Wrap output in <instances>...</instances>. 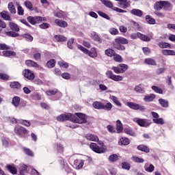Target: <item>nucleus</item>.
Listing matches in <instances>:
<instances>
[{
  "mask_svg": "<svg viewBox=\"0 0 175 175\" xmlns=\"http://www.w3.org/2000/svg\"><path fill=\"white\" fill-rule=\"evenodd\" d=\"M134 91H135V92H137L138 94H144V92H146V90H144L143 85L142 84L136 85L134 88Z\"/></svg>",
  "mask_w": 175,
  "mask_h": 175,
  "instance_id": "obj_24",
  "label": "nucleus"
},
{
  "mask_svg": "<svg viewBox=\"0 0 175 175\" xmlns=\"http://www.w3.org/2000/svg\"><path fill=\"white\" fill-rule=\"evenodd\" d=\"M131 24L135 29H140V25L135 21H131Z\"/></svg>",
  "mask_w": 175,
  "mask_h": 175,
  "instance_id": "obj_62",
  "label": "nucleus"
},
{
  "mask_svg": "<svg viewBox=\"0 0 175 175\" xmlns=\"http://www.w3.org/2000/svg\"><path fill=\"white\" fill-rule=\"evenodd\" d=\"M106 76L108 79L113 80V81H122V77L114 75L111 70L107 71Z\"/></svg>",
  "mask_w": 175,
  "mask_h": 175,
  "instance_id": "obj_9",
  "label": "nucleus"
},
{
  "mask_svg": "<svg viewBox=\"0 0 175 175\" xmlns=\"http://www.w3.org/2000/svg\"><path fill=\"white\" fill-rule=\"evenodd\" d=\"M77 48L81 50L82 53H84V54H88L89 57H91V58H96V57H98V53L95 48H92L90 51L81 45H78Z\"/></svg>",
  "mask_w": 175,
  "mask_h": 175,
  "instance_id": "obj_4",
  "label": "nucleus"
},
{
  "mask_svg": "<svg viewBox=\"0 0 175 175\" xmlns=\"http://www.w3.org/2000/svg\"><path fill=\"white\" fill-rule=\"evenodd\" d=\"M8 10L10 11V13H11L12 14H16V8L14 7V5L12 2L8 3Z\"/></svg>",
  "mask_w": 175,
  "mask_h": 175,
  "instance_id": "obj_36",
  "label": "nucleus"
},
{
  "mask_svg": "<svg viewBox=\"0 0 175 175\" xmlns=\"http://www.w3.org/2000/svg\"><path fill=\"white\" fill-rule=\"evenodd\" d=\"M85 138L87 140H90V142H99V138L98 136L94 134H87L85 135Z\"/></svg>",
  "mask_w": 175,
  "mask_h": 175,
  "instance_id": "obj_19",
  "label": "nucleus"
},
{
  "mask_svg": "<svg viewBox=\"0 0 175 175\" xmlns=\"http://www.w3.org/2000/svg\"><path fill=\"white\" fill-rule=\"evenodd\" d=\"M112 70H113V72H115L117 75H120V73H122L121 71V68H120V65H118V66H113L111 68Z\"/></svg>",
  "mask_w": 175,
  "mask_h": 175,
  "instance_id": "obj_58",
  "label": "nucleus"
},
{
  "mask_svg": "<svg viewBox=\"0 0 175 175\" xmlns=\"http://www.w3.org/2000/svg\"><path fill=\"white\" fill-rule=\"evenodd\" d=\"M27 20L30 24H31V25H36V24H40L42 18V16H29L27 17Z\"/></svg>",
  "mask_w": 175,
  "mask_h": 175,
  "instance_id": "obj_10",
  "label": "nucleus"
},
{
  "mask_svg": "<svg viewBox=\"0 0 175 175\" xmlns=\"http://www.w3.org/2000/svg\"><path fill=\"white\" fill-rule=\"evenodd\" d=\"M102 3L106 6V8H109V9H113L115 12H117L118 13H127L126 10H122L121 8H119L118 7L113 8V2H111L110 0H100Z\"/></svg>",
  "mask_w": 175,
  "mask_h": 175,
  "instance_id": "obj_5",
  "label": "nucleus"
},
{
  "mask_svg": "<svg viewBox=\"0 0 175 175\" xmlns=\"http://www.w3.org/2000/svg\"><path fill=\"white\" fill-rule=\"evenodd\" d=\"M137 150L139 151H143L144 152H150V148H148L145 145H139L137 146Z\"/></svg>",
  "mask_w": 175,
  "mask_h": 175,
  "instance_id": "obj_44",
  "label": "nucleus"
},
{
  "mask_svg": "<svg viewBox=\"0 0 175 175\" xmlns=\"http://www.w3.org/2000/svg\"><path fill=\"white\" fill-rule=\"evenodd\" d=\"M122 169H125V170H130L131 165L127 162H124L122 163Z\"/></svg>",
  "mask_w": 175,
  "mask_h": 175,
  "instance_id": "obj_60",
  "label": "nucleus"
},
{
  "mask_svg": "<svg viewBox=\"0 0 175 175\" xmlns=\"http://www.w3.org/2000/svg\"><path fill=\"white\" fill-rule=\"evenodd\" d=\"M8 169L12 174H16L17 173V170L16 167L12 166V165H8Z\"/></svg>",
  "mask_w": 175,
  "mask_h": 175,
  "instance_id": "obj_57",
  "label": "nucleus"
},
{
  "mask_svg": "<svg viewBox=\"0 0 175 175\" xmlns=\"http://www.w3.org/2000/svg\"><path fill=\"white\" fill-rule=\"evenodd\" d=\"M131 143V141L129 138L122 137L118 142L119 146H128Z\"/></svg>",
  "mask_w": 175,
  "mask_h": 175,
  "instance_id": "obj_23",
  "label": "nucleus"
},
{
  "mask_svg": "<svg viewBox=\"0 0 175 175\" xmlns=\"http://www.w3.org/2000/svg\"><path fill=\"white\" fill-rule=\"evenodd\" d=\"M92 39L94 40V42H97L98 43H102V39L99 36L98 34H97L96 32L93 31L90 35Z\"/></svg>",
  "mask_w": 175,
  "mask_h": 175,
  "instance_id": "obj_17",
  "label": "nucleus"
},
{
  "mask_svg": "<svg viewBox=\"0 0 175 175\" xmlns=\"http://www.w3.org/2000/svg\"><path fill=\"white\" fill-rule=\"evenodd\" d=\"M152 90L154 91L157 94H163V90H162L158 86H152Z\"/></svg>",
  "mask_w": 175,
  "mask_h": 175,
  "instance_id": "obj_54",
  "label": "nucleus"
},
{
  "mask_svg": "<svg viewBox=\"0 0 175 175\" xmlns=\"http://www.w3.org/2000/svg\"><path fill=\"white\" fill-rule=\"evenodd\" d=\"M24 5L27 9H29V10H31V12L33 10V7L31 1H25Z\"/></svg>",
  "mask_w": 175,
  "mask_h": 175,
  "instance_id": "obj_49",
  "label": "nucleus"
},
{
  "mask_svg": "<svg viewBox=\"0 0 175 175\" xmlns=\"http://www.w3.org/2000/svg\"><path fill=\"white\" fill-rule=\"evenodd\" d=\"M9 25L12 31H14L15 32H18L20 31V27H18V24H16L13 22H10Z\"/></svg>",
  "mask_w": 175,
  "mask_h": 175,
  "instance_id": "obj_25",
  "label": "nucleus"
},
{
  "mask_svg": "<svg viewBox=\"0 0 175 175\" xmlns=\"http://www.w3.org/2000/svg\"><path fill=\"white\" fill-rule=\"evenodd\" d=\"M105 55H107V57H113L116 54V51H114V50L111 49H108L105 50Z\"/></svg>",
  "mask_w": 175,
  "mask_h": 175,
  "instance_id": "obj_42",
  "label": "nucleus"
},
{
  "mask_svg": "<svg viewBox=\"0 0 175 175\" xmlns=\"http://www.w3.org/2000/svg\"><path fill=\"white\" fill-rule=\"evenodd\" d=\"M61 165L62 166L63 169H65V170H66V172H67V173H70L72 172V169H70V167H69L68 163H66L64 161H62Z\"/></svg>",
  "mask_w": 175,
  "mask_h": 175,
  "instance_id": "obj_33",
  "label": "nucleus"
},
{
  "mask_svg": "<svg viewBox=\"0 0 175 175\" xmlns=\"http://www.w3.org/2000/svg\"><path fill=\"white\" fill-rule=\"evenodd\" d=\"M97 13L98 16H100V17H103V18H105L106 20H110V16H109L107 14L101 11H98Z\"/></svg>",
  "mask_w": 175,
  "mask_h": 175,
  "instance_id": "obj_51",
  "label": "nucleus"
},
{
  "mask_svg": "<svg viewBox=\"0 0 175 175\" xmlns=\"http://www.w3.org/2000/svg\"><path fill=\"white\" fill-rule=\"evenodd\" d=\"M124 132L126 135H129V136H133V137H136V133H135V131L131 130V128H124Z\"/></svg>",
  "mask_w": 175,
  "mask_h": 175,
  "instance_id": "obj_28",
  "label": "nucleus"
},
{
  "mask_svg": "<svg viewBox=\"0 0 175 175\" xmlns=\"http://www.w3.org/2000/svg\"><path fill=\"white\" fill-rule=\"evenodd\" d=\"M155 98H156V96L154 94H147L144 96V102H147V103L152 102V100H154Z\"/></svg>",
  "mask_w": 175,
  "mask_h": 175,
  "instance_id": "obj_22",
  "label": "nucleus"
},
{
  "mask_svg": "<svg viewBox=\"0 0 175 175\" xmlns=\"http://www.w3.org/2000/svg\"><path fill=\"white\" fill-rule=\"evenodd\" d=\"M46 66L48 68H54L55 66V59H52L47 62Z\"/></svg>",
  "mask_w": 175,
  "mask_h": 175,
  "instance_id": "obj_53",
  "label": "nucleus"
},
{
  "mask_svg": "<svg viewBox=\"0 0 175 175\" xmlns=\"http://www.w3.org/2000/svg\"><path fill=\"white\" fill-rule=\"evenodd\" d=\"M117 44H128V40L124 38H118L115 40Z\"/></svg>",
  "mask_w": 175,
  "mask_h": 175,
  "instance_id": "obj_26",
  "label": "nucleus"
},
{
  "mask_svg": "<svg viewBox=\"0 0 175 175\" xmlns=\"http://www.w3.org/2000/svg\"><path fill=\"white\" fill-rule=\"evenodd\" d=\"M3 55H4V57H15L16 52L13 51H3Z\"/></svg>",
  "mask_w": 175,
  "mask_h": 175,
  "instance_id": "obj_35",
  "label": "nucleus"
},
{
  "mask_svg": "<svg viewBox=\"0 0 175 175\" xmlns=\"http://www.w3.org/2000/svg\"><path fill=\"white\" fill-rule=\"evenodd\" d=\"M21 101V99L20 97L16 96L12 98V103L14 107H18L20 106V102Z\"/></svg>",
  "mask_w": 175,
  "mask_h": 175,
  "instance_id": "obj_21",
  "label": "nucleus"
},
{
  "mask_svg": "<svg viewBox=\"0 0 175 175\" xmlns=\"http://www.w3.org/2000/svg\"><path fill=\"white\" fill-rule=\"evenodd\" d=\"M144 63L147 65H152L153 66H155L157 65V62H155L153 59L151 58L145 59Z\"/></svg>",
  "mask_w": 175,
  "mask_h": 175,
  "instance_id": "obj_41",
  "label": "nucleus"
},
{
  "mask_svg": "<svg viewBox=\"0 0 175 175\" xmlns=\"http://www.w3.org/2000/svg\"><path fill=\"white\" fill-rule=\"evenodd\" d=\"M113 109V104L111 103H107L105 105L103 104L102 110H106L107 111H110Z\"/></svg>",
  "mask_w": 175,
  "mask_h": 175,
  "instance_id": "obj_37",
  "label": "nucleus"
},
{
  "mask_svg": "<svg viewBox=\"0 0 175 175\" xmlns=\"http://www.w3.org/2000/svg\"><path fill=\"white\" fill-rule=\"evenodd\" d=\"M132 161L133 162H135L136 163H143L144 162V159H142V158L136 157V156H133L132 157Z\"/></svg>",
  "mask_w": 175,
  "mask_h": 175,
  "instance_id": "obj_48",
  "label": "nucleus"
},
{
  "mask_svg": "<svg viewBox=\"0 0 175 175\" xmlns=\"http://www.w3.org/2000/svg\"><path fill=\"white\" fill-rule=\"evenodd\" d=\"M109 99H111V100H112L113 103L116 105V106H119L120 107H121L122 104L118 100V98H117L116 96H110Z\"/></svg>",
  "mask_w": 175,
  "mask_h": 175,
  "instance_id": "obj_38",
  "label": "nucleus"
},
{
  "mask_svg": "<svg viewBox=\"0 0 175 175\" xmlns=\"http://www.w3.org/2000/svg\"><path fill=\"white\" fill-rule=\"evenodd\" d=\"M109 162H116L118 161V155L117 154H111L108 158Z\"/></svg>",
  "mask_w": 175,
  "mask_h": 175,
  "instance_id": "obj_50",
  "label": "nucleus"
},
{
  "mask_svg": "<svg viewBox=\"0 0 175 175\" xmlns=\"http://www.w3.org/2000/svg\"><path fill=\"white\" fill-rule=\"evenodd\" d=\"M124 128L122 127V123L120 120L116 121V131L118 133H121L122 132Z\"/></svg>",
  "mask_w": 175,
  "mask_h": 175,
  "instance_id": "obj_31",
  "label": "nucleus"
},
{
  "mask_svg": "<svg viewBox=\"0 0 175 175\" xmlns=\"http://www.w3.org/2000/svg\"><path fill=\"white\" fill-rule=\"evenodd\" d=\"M1 16L3 20L5 21H12V18L10 17V15L9 14V12L8 11H3L0 13Z\"/></svg>",
  "mask_w": 175,
  "mask_h": 175,
  "instance_id": "obj_15",
  "label": "nucleus"
},
{
  "mask_svg": "<svg viewBox=\"0 0 175 175\" xmlns=\"http://www.w3.org/2000/svg\"><path fill=\"white\" fill-rule=\"evenodd\" d=\"M54 38L57 42H66L68 40V38L62 35H55Z\"/></svg>",
  "mask_w": 175,
  "mask_h": 175,
  "instance_id": "obj_29",
  "label": "nucleus"
},
{
  "mask_svg": "<svg viewBox=\"0 0 175 175\" xmlns=\"http://www.w3.org/2000/svg\"><path fill=\"white\" fill-rule=\"evenodd\" d=\"M58 92L57 90H47L46 92V94L48 95V96H51V95H55Z\"/></svg>",
  "mask_w": 175,
  "mask_h": 175,
  "instance_id": "obj_61",
  "label": "nucleus"
},
{
  "mask_svg": "<svg viewBox=\"0 0 175 175\" xmlns=\"http://www.w3.org/2000/svg\"><path fill=\"white\" fill-rule=\"evenodd\" d=\"M25 154L29 155V157H33V152L31 151V150L28 148H24Z\"/></svg>",
  "mask_w": 175,
  "mask_h": 175,
  "instance_id": "obj_64",
  "label": "nucleus"
},
{
  "mask_svg": "<svg viewBox=\"0 0 175 175\" xmlns=\"http://www.w3.org/2000/svg\"><path fill=\"white\" fill-rule=\"evenodd\" d=\"M19 122L25 126H31V122L29 120H19Z\"/></svg>",
  "mask_w": 175,
  "mask_h": 175,
  "instance_id": "obj_59",
  "label": "nucleus"
},
{
  "mask_svg": "<svg viewBox=\"0 0 175 175\" xmlns=\"http://www.w3.org/2000/svg\"><path fill=\"white\" fill-rule=\"evenodd\" d=\"M25 64L27 66H30L31 68H39V65L32 60H27Z\"/></svg>",
  "mask_w": 175,
  "mask_h": 175,
  "instance_id": "obj_30",
  "label": "nucleus"
},
{
  "mask_svg": "<svg viewBox=\"0 0 175 175\" xmlns=\"http://www.w3.org/2000/svg\"><path fill=\"white\" fill-rule=\"evenodd\" d=\"M98 144L101 146V147H99L95 143H91L90 145V148H91V150H92V151L96 152V154H103L106 152L107 147L105 146V144H103L102 141H99Z\"/></svg>",
  "mask_w": 175,
  "mask_h": 175,
  "instance_id": "obj_2",
  "label": "nucleus"
},
{
  "mask_svg": "<svg viewBox=\"0 0 175 175\" xmlns=\"http://www.w3.org/2000/svg\"><path fill=\"white\" fill-rule=\"evenodd\" d=\"M92 106L94 109H97V110H102L103 107V103L99 101H95L93 103Z\"/></svg>",
  "mask_w": 175,
  "mask_h": 175,
  "instance_id": "obj_32",
  "label": "nucleus"
},
{
  "mask_svg": "<svg viewBox=\"0 0 175 175\" xmlns=\"http://www.w3.org/2000/svg\"><path fill=\"white\" fill-rule=\"evenodd\" d=\"M137 38H139V39H140L143 42H150L151 40V39H152V36H148L143 34L140 32L137 33Z\"/></svg>",
  "mask_w": 175,
  "mask_h": 175,
  "instance_id": "obj_13",
  "label": "nucleus"
},
{
  "mask_svg": "<svg viewBox=\"0 0 175 175\" xmlns=\"http://www.w3.org/2000/svg\"><path fill=\"white\" fill-rule=\"evenodd\" d=\"M10 87H11V88H16V90H20L21 88V85L17 81H14L11 82Z\"/></svg>",
  "mask_w": 175,
  "mask_h": 175,
  "instance_id": "obj_45",
  "label": "nucleus"
},
{
  "mask_svg": "<svg viewBox=\"0 0 175 175\" xmlns=\"http://www.w3.org/2000/svg\"><path fill=\"white\" fill-rule=\"evenodd\" d=\"M119 68H120V71L122 72V73H124V72H126L129 66L126 64H119Z\"/></svg>",
  "mask_w": 175,
  "mask_h": 175,
  "instance_id": "obj_52",
  "label": "nucleus"
},
{
  "mask_svg": "<svg viewBox=\"0 0 175 175\" xmlns=\"http://www.w3.org/2000/svg\"><path fill=\"white\" fill-rule=\"evenodd\" d=\"M172 6V4L170 3V2L167 1H157L154 4V10L159 12V10H162V9H169L170 7Z\"/></svg>",
  "mask_w": 175,
  "mask_h": 175,
  "instance_id": "obj_3",
  "label": "nucleus"
},
{
  "mask_svg": "<svg viewBox=\"0 0 175 175\" xmlns=\"http://www.w3.org/2000/svg\"><path fill=\"white\" fill-rule=\"evenodd\" d=\"M159 103L162 107H169V101H167V100H165L163 98H159Z\"/></svg>",
  "mask_w": 175,
  "mask_h": 175,
  "instance_id": "obj_34",
  "label": "nucleus"
},
{
  "mask_svg": "<svg viewBox=\"0 0 175 175\" xmlns=\"http://www.w3.org/2000/svg\"><path fill=\"white\" fill-rule=\"evenodd\" d=\"M23 76L28 80H33V79H35V74L29 70H25L23 72Z\"/></svg>",
  "mask_w": 175,
  "mask_h": 175,
  "instance_id": "obj_12",
  "label": "nucleus"
},
{
  "mask_svg": "<svg viewBox=\"0 0 175 175\" xmlns=\"http://www.w3.org/2000/svg\"><path fill=\"white\" fill-rule=\"evenodd\" d=\"M14 133L20 137H24L28 133V130L21 126H16Z\"/></svg>",
  "mask_w": 175,
  "mask_h": 175,
  "instance_id": "obj_7",
  "label": "nucleus"
},
{
  "mask_svg": "<svg viewBox=\"0 0 175 175\" xmlns=\"http://www.w3.org/2000/svg\"><path fill=\"white\" fill-rule=\"evenodd\" d=\"M55 148L57 150V152H59L60 154L64 152V145L61 143L56 144Z\"/></svg>",
  "mask_w": 175,
  "mask_h": 175,
  "instance_id": "obj_39",
  "label": "nucleus"
},
{
  "mask_svg": "<svg viewBox=\"0 0 175 175\" xmlns=\"http://www.w3.org/2000/svg\"><path fill=\"white\" fill-rule=\"evenodd\" d=\"M18 16H24V9L21 5L18 6Z\"/></svg>",
  "mask_w": 175,
  "mask_h": 175,
  "instance_id": "obj_63",
  "label": "nucleus"
},
{
  "mask_svg": "<svg viewBox=\"0 0 175 175\" xmlns=\"http://www.w3.org/2000/svg\"><path fill=\"white\" fill-rule=\"evenodd\" d=\"M162 54H163V55H175V51L173 50L163 49Z\"/></svg>",
  "mask_w": 175,
  "mask_h": 175,
  "instance_id": "obj_43",
  "label": "nucleus"
},
{
  "mask_svg": "<svg viewBox=\"0 0 175 175\" xmlns=\"http://www.w3.org/2000/svg\"><path fill=\"white\" fill-rule=\"evenodd\" d=\"M23 38L27 41V42H32L33 40V37L31 36V34L25 33L23 35Z\"/></svg>",
  "mask_w": 175,
  "mask_h": 175,
  "instance_id": "obj_56",
  "label": "nucleus"
},
{
  "mask_svg": "<svg viewBox=\"0 0 175 175\" xmlns=\"http://www.w3.org/2000/svg\"><path fill=\"white\" fill-rule=\"evenodd\" d=\"M5 35L7 36H9L10 38H17L20 36V34L18 33H16V31H5Z\"/></svg>",
  "mask_w": 175,
  "mask_h": 175,
  "instance_id": "obj_40",
  "label": "nucleus"
},
{
  "mask_svg": "<svg viewBox=\"0 0 175 175\" xmlns=\"http://www.w3.org/2000/svg\"><path fill=\"white\" fill-rule=\"evenodd\" d=\"M118 5L122 8V9H127V8H129L131 6V1L128 0H117Z\"/></svg>",
  "mask_w": 175,
  "mask_h": 175,
  "instance_id": "obj_11",
  "label": "nucleus"
},
{
  "mask_svg": "<svg viewBox=\"0 0 175 175\" xmlns=\"http://www.w3.org/2000/svg\"><path fill=\"white\" fill-rule=\"evenodd\" d=\"M152 121L153 122H154V124H158L159 125H164L165 124V120L162 118H157V119H153Z\"/></svg>",
  "mask_w": 175,
  "mask_h": 175,
  "instance_id": "obj_46",
  "label": "nucleus"
},
{
  "mask_svg": "<svg viewBox=\"0 0 175 175\" xmlns=\"http://www.w3.org/2000/svg\"><path fill=\"white\" fill-rule=\"evenodd\" d=\"M113 60L115 62H123L124 59H122V57L117 53H115L113 55Z\"/></svg>",
  "mask_w": 175,
  "mask_h": 175,
  "instance_id": "obj_47",
  "label": "nucleus"
},
{
  "mask_svg": "<svg viewBox=\"0 0 175 175\" xmlns=\"http://www.w3.org/2000/svg\"><path fill=\"white\" fill-rule=\"evenodd\" d=\"M127 106L133 110H139V111H144L146 110L145 106L140 105L136 103L128 102Z\"/></svg>",
  "mask_w": 175,
  "mask_h": 175,
  "instance_id": "obj_8",
  "label": "nucleus"
},
{
  "mask_svg": "<svg viewBox=\"0 0 175 175\" xmlns=\"http://www.w3.org/2000/svg\"><path fill=\"white\" fill-rule=\"evenodd\" d=\"M145 20L148 24H150V25H154L156 24L157 21H155V18H152L151 15H146L145 16Z\"/></svg>",
  "mask_w": 175,
  "mask_h": 175,
  "instance_id": "obj_20",
  "label": "nucleus"
},
{
  "mask_svg": "<svg viewBox=\"0 0 175 175\" xmlns=\"http://www.w3.org/2000/svg\"><path fill=\"white\" fill-rule=\"evenodd\" d=\"M144 169L146 172H148V173H152L154 170H155V167L152 164L148 165V163L145 164Z\"/></svg>",
  "mask_w": 175,
  "mask_h": 175,
  "instance_id": "obj_27",
  "label": "nucleus"
},
{
  "mask_svg": "<svg viewBox=\"0 0 175 175\" xmlns=\"http://www.w3.org/2000/svg\"><path fill=\"white\" fill-rule=\"evenodd\" d=\"M74 165L75 166V169L79 170L84 166V160H75Z\"/></svg>",
  "mask_w": 175,
  "mask_h": 175,
  "instance_id": "obj_16",
  "label": "nucleus"
},
{
  "mask_svg": "<svg viewBox=\"0 0 175 175\" xmlns=\"http://www.w3.org/2000/svg\"><path fill=\"white\" fill-rule=\"evenodd\" d=\"M75 115L72 113L61 114L56 118L57 121L64 122V121H71L75 124H85L87 122V116L83 113H76Z\"/></svg>",
  "mask_w": 175,
  "mask_h": 175,
  "instance_id": "obj_1",
  "label": "nucleus"
},
{
  "mask_svg": "<svg viewBox=\"0 0 175 175\" xmlns=\"http://www.w3.org/2000/svg\"><path fill=\"white\" fill-rule=\"evenodd\" d=\"M55 23L56 25H58V27H61L62 28H66V27H68V23L62 20L55 19Z\"/></svg>",
  "mask_w": 175,
  "mask_h": 175,
  "instance_id": "obj_18",
  "label": "nucleus"
},
{
  "mask_svg": "<svg viewBox=\"0 0 175 175\" xmlns=\"http://www.w3.org/2000/svg\"><path fill=\"white\" fill-rule=\"evenodd\" d=\"M131 14L133 16H135L136 17H143V11L142 10L136 9V8H133L130 11Z\"/></svg>",
  "mask_w": 175,
  "mask_h": 175,
  "instance_id": "obj_14",
  "label": "nucleus"
},
{
  "mask_svg": "<svg viewBox=\"0 0 175 175\" xmlns=\"http://www.w3.org/2000/svg\"><path fill=\"white\" fill-rule=\"evenodd\" d=\"M24 173H27V166L24 164L21 165L20 175H25Z\"/></svg>",
  "mask_w": 175,
  "mask_h": 175,
  "instance_id": "obj_55",
  "label": "nucleus"
},
{
  "mask_svg": "<svg viewBox=\"0 0 175 175\" xmlns=\"http://www.w3.org/2000/svg\"><path fill=\"white\" fill-rule=\"evenodd\" d=\"M133 122H136L137 125L142 128H148L151 125V122L148 119H142L139 118H134L133 119Z\"/></svg>",
  "mask_w": 175,
  "mask_h": 175,
  "instance_id": "obj_6",
  "label": "nucleus"
}]
</instances>
